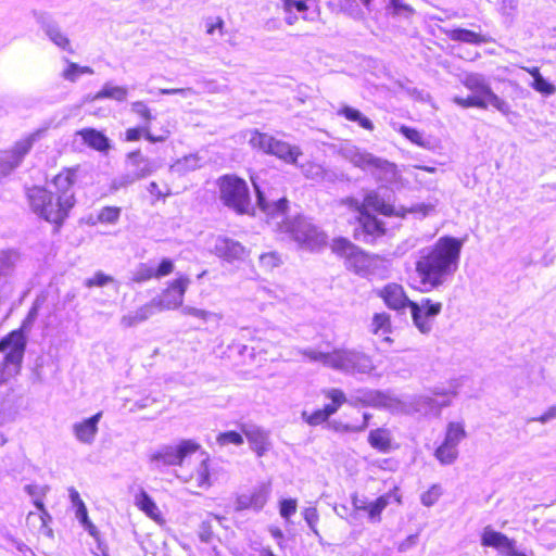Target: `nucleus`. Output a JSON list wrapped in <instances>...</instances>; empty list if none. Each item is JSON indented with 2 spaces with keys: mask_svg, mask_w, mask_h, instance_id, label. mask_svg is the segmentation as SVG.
<instances>
[{
  "mask_svg": "<svg viewBox=\"0 0 556 556\" xmlns=\"http://www.w3.org/2000/svg\"><path fill=\"white\" fill-rule=\"evenodd\" d=\"M66 62L67 67L63 70L61 76L67 81L76 83L80 75H92L94 73L93 70L89 66H80L77 63L71 62L68 60H66Z\"/></svg>",
  "mask_w": 556,
  "mask_h": 556,
  "instance_id": "40",
  "label": "nucleus"
},
{
  "mask_svg": "<svg viewBox=\"0 0 556 556\" xmlns=\"http://www.w3.org/2000/svg\"><path fill=\"white\" fill-rule=\"evenodd\" d=\"M136 506L141 511H143L149 518L154 520L157 525L165 523V519H164L161 510L159 509L155 502L150 497V495L147 492L141 491L136 496Z\"/></svg>",
  "mask_w": 556,
  "mask_h": 556,
  "instance_id": "30",
  "label": "nucleus"
},
{
  "mask_svg": "<svg viewBox=\"0 0 556 556\" xmlns=\"http://www.w3.org/2000/svg\"><path fill=\"white\" fill-rule=\"evenodd\" d=\"M159 93L166 94V96L179 94L180 97H182L185 99L199 94V92L195 89L191 88V87H187V88H161V89H159Z\"/></svg>",
  "mask_w": 556,
  "mask_h": 556,
  "instance_id": "58",
  "label": "nucleus"
},
{
  "mask_svg": "<svg viewBox=\"0 0 556 556\" xmlns=\"http://www.w3.org/2000/svg\"><path fill=\"white\" fill-rule=\"evenodd\" d=\"M304 519L308 523V526L314 529L316 522L318 521V513L316 508H306L304 510Z\"/></svg>",
  "mask_w": 556,
  "mask_h": 556,
  "instance_id": "62",
  "label": "nucleus"
},
{
  "mask_svg": "<svg viewBox=\"0 0 556 556\" xmlns=\"http://www.w3.org/2000/svg\"><path fill=\"white\" fill-rule=\"evenodd\" d=\"M460 81L468 90L471 91L475 98L485 103V108L491 105L505 115L510 112L509 104L492 91L483 75L478 73L465 74Z\"/></svg>",
  "mask_w": 556,
  "mask_h": 556,
  "instance_id": "8",
  "label": "nucleus"
},
{
  "mask_svg": "<svg viewBox=\"0 0 556 556\" xmlns=\"http://www.w3.org/2000/svg\"><path fill=\"white\" fill-rule=\"evenodd\" d=\"M321 394L330 403L313 412H302V419L312 427L319 426L334 415L346 402L348 397L345 392L339 388H327L321 390Z\"/></svg>",
  "mask_w": 556,
  "mask_h": 556,
  "instance_id": "9",
  "label": "nucleus"
},
{
  "mask_svg": "<svg viewBox=\"0 0 556 556\" xmlns=\"http://www.w3.org/2000/svg\"><path fill=\"white\" fill-rule=\"evenodd\" d=\"M201 157L198 154H190L178 160L173 166L174 172H193L201 168Z\"/></svg>",
  "mask_w": 556,
  "mask_h": 556,
  "instance_id": "43",
  "label": "nucleus"
},
{
  "mask_svg": "<svg viewBox=\"0 0 556 556\" xmlns=\"http://www.w3.org/2000/svg\"><path fill=\"white\" fill-rule=\"evenodd\" d=\"M269 495V486L260 485L252 490L249 494H242L238 498L239 509L261 510L267 503Z\"/></svg>",
  "mask_w": 556,
  "mask_h": 556,
  "instance_id": "25",
  "label": "nucleus"
},
{
  "mask_svg": "<svg viewBox=\"0 0 556 556\" xmlns=\"http://www.w3.org/2000/svg\"><path fill=\"white\" fill-rule=\"evenodd\" d=\"M131 112L138 115L143 122V125H149L154 116L151 113V110L143 101H135L131 103Z\"/></svg>",
  "mask_w": 556,
  "mask_h": 556,
  "instance_id": "50",
  "label": "nucleus"
},
{
  "mask_svg": "<svg viewBox=\"0 0 556 556\" xmlns=\"http://www.w3.org/2000/svg\"><path fill=\"white\" fill-rule=\"evenodd\" d=\"M351 162L362 170L394 174L395 165L387 160L377 157L367 152L354 151L350 156Z\"/></svg>",
  "mask_w": 556,
  "mask_h": 556,
  "instance_id": "18",
  "label": "nucleus"
},
{
  "mask_svg": "<svg viewBox=\"0 0 556 556\" xmlns=\"http://www.w3.org/2000/svg\"><path fill=\"white\" fill-rule=\"evenodd\" d=\"M18 109V100L12 96L0 97V118L16 112Z\"/></svg>",
  "mask_w": 556,
  "mask_h": 556,
  "instance_id": "48",
  "label": "nucleus"
},
{
  "mask_svg": "<svg viewBox=\"0 0 556 556\" xmlns=\"http://www.w3.org/2000/svg\"><path fill=\"white\" fill-rule=\"evenodd\" d=\"M468 432L466 425L462 420L447 422L442 442L434 451L435 459L443 466L454 464L458 456V445L466 440Z\"/></svg>",
  "mask_w": 556,
  "mask_h": 556,
  "instance_id": "6",
  "label": "nucleus"
},
{
  "mask_svg": "<svg viewBox=\"0 0 556 556\" xmlns=\"http://www.w3.org/2000/svg\"><path fill=\"white\" fill-rule=\"evenodd\" d=\"M387 12L393 16L409 18L414 15L415 10L402 0H390L387 5Z\"/></svg>",
  "mask_w": 556,
  "mask_h": 556,
  "instance_id": "45",
  "label": "nucleus"
},
{
  "mask_svg": "<svg viewBox=\"0 0 556 556\" xmlns=\"http://www.w3.org/2000/svg\"><path fill=\"white\" fill-rule=\"evenodd\" d=\"M510 540L506 534L492 529L490 526L485 527L481 533V545L496 549L500 555Z\"/></svg>",
  "mask_w": 556,
  "mask_h": 556,
  "instance_id": "29",
  "label": "nucleus"
},
{
  "mask_svg": "<svg viewBox=\"0 0 556 556\" xmlns=\"http://www.w3.org/2000/svg\"><path fill=\"white\" fill-rule=\"evenodd\" d=\"M357 227L353 229V238L367 243H375L388 232L386 224L370 212L355 211Z\"/></svg>",
  "mask_w": 556,
  "mask_h": 556,
  "instance_id": "13",
  "label": "nucleus"
},
{
  "mask_svg": "<svg viewBox=\"0 0 556 556\" xmlns=\"http://www.w3.org/2000/svg\"><path fill=\"white\" fill-rule=\"evenodd\" d=\"M174 271V262L169 258H163L157 267L147 263H141L132 273L131 280L136 283H142L152 279H160Z\"/></svg>",
  "mask_w": 556,
  "mask_h": 556,
  "instance_id": "20",
  "label": "nucleus"
},
{
  "mask_svg": "<svg viewBox=\"0 0 556 556\" xmlns=\"http://www.w3.org/2000/svg\"><path fill=\"white\" fill-rule=\"evenodd\" d=\"M338 114L344 116L348 121L357 123L366 130L372 131L375 128L372 122L354 108L344 105L338 111Z\"/></svg>",
  "mask_w": 556,
  "mask_h": 556,
  "instance_id": "38",
  "label": "nucleus"
},
{
  "mask_svg": "<svg viewBox=\"0 0 556 556\" xmlns=\"http://www.w3.org/2000/svg\"><path fill=\"white\" fill-rule=\"evenodd\" d=\"M224 203L239 214L249 210L250 195L247 184L239 176H222L218 182Z\"/></svg>",
  "mask_w": 556,
  "mask_h": 556,
  "instance_id": "7",
  "label": "nucleus"
},
{
  "mask_svg": "<svg viewBox=\"0 0 556 556\" xmlns=\"http://www.w3.org/2000/svg\"><path fill=\"white\" fill-rule=\"evenodd\" d=\"M25 490L33 497V504L37 509H43V498L47 495L48 486L29 484L25 486Z\"/></svg>",
  "mask_w": 556,
  "mask_h": 556,
  "instance_id": "47",
  "label": "nucleus"
},
{
  "mask_svg": "<svg viewBox=\"0 0 556 556\" xmlns=\"http://www.w3.org/2000/svg\"><path fill=\"white\" fill-rule=\"evenodd\" d=\"M383 303L393 311H403L410 308L414 301H410L402 285L390 282L386 285L378 293Z\"/></svg>",
  "mask_w": 556,
  "mask_h": 556,
  "instance_id": "19",
  "label": "nucleus"
},
{
  "mask_svg": "<svg viewBox=\"0 0 556 556\" xmlns=\"http://www.w3.org/2000/svg\"><path fill=\"white\" fill-rule=\"evenodd\" d=\"M312 358L321 362L325 366L344 371L365 372L372 368L370 358L356 351L338 349L331 352L316 353Z\"/></svg>",
  "mask_w": 556,
  "mask_h": 556,
  "instance_id": "5",
  "label": "nucleus"
},
{
  "mask_svg": "<svg viewBox=\"0 0 556 556\" xmlns=\"http://www.w3.org/2000/svg\"><path fill=\"white\" fill-rule=\"evenodd\" d=\"M201 444L194 440H181L177 445H165L151 455V460L163 466L184 467L187 458L200 451Z\"/></svg>",
  "mask_w": 556,
  "mask_h": 556,
  "instance_id": "10",
  "label": "nucleus"
},
{
  "mask_svg": "<svg viewBox=\"0 0 556 556\" xmlns=\"http://www.w3.org/2000/svg\"><path fill=\"white\" fill-rule=\"evenodd\" d=\"M216 440L219 445L233 444L238 446L243 443L242 434L232 430L219 433Z\"/></svg>",
  "mask_w": 556,
  "mask_h": 556,
  "instance_id": "51",
  "label": "nucleus"
},
{
  "mask_svg": "<svg viewBox=\"0 0 556 556\" xmlns=\"http://www.w3.org/2000/svg\"><path fill=\"white\" fill-rule=\"evenodd\" d=\"M442 495V489L440 485L434 484L430 486L426 492L421 495V502L425 506H432L435 504L440 496Z\"/></svg>",
  "mask_w": 556,
  "mask_h": 556,
  "instance_id": "54",
  "label": "nucleus"
},
{
  "mask_svg": "<svg viewBox=\"0 0 556 556\" xmlns=\"http://www.w3.org/2000/svg\"><path fill=\"white\" fill-rule=\"evenodd\" d=\"M533 77L532 87L540 93L551 96L556 91V87L548 83L539 72V68H533L531 72Z\"/></svg>",
  "mask_w": 556,
  "mask_h": 556,
  "instance_id": "44",
  "label": "nucleus"
},
{
  "mask_svg": "<svg viewBox=\"0 0 556 556\" xmlns=\"http://www.w3.org/2000/svg\"><path fill=\"white\" fill-rule=\"evenodd\" d=\"M355 414L358 416V418H356L353 421L345 422V424H338L334 426V430L340 431V432L364 431L368 427L369 419L371 416H370V414H368L366 412H362L358 408H355Z\"/></svg>",
  "mask_w": 556,
  "mask_h": 556,
  "instance_id": "34",
  "label": "nucleus"
},
{
  "mask_svg": "<svg viewBox=\"0 0 556 556\" xmlns=\"http://www.w3.org/2000/svg\"><path fill=\"white\" fill-rule=\"evenodd\" d=\"M45 301V295L37 296L20 328L0 339V352L4 354L0 364V387L9 380L10 367L13 369V375L20 372L27 344L25 332L31 328Z\"/></svg>",
  "mask_w": 556,
  "mask_h": 556,
  "instance_id": "3",
  "label": "nucleus"
},
{
  "mask_svg": "<svg viewBox=\"0 0 556 556\" xmlns=\"http://www.w3.org/2000/svg\"><path fill=\"white\" fill-rule=\"evenodd\" d=\"M45 130L38 129L17 141L12 149L0 152V172L7 173L15 169L30 151L34 143L43 136Z\"/></svg>",
  "mask_w": 556,
  "mask_h": 556,
  "instance_id": "14",
  "label": "nucleus"
},
{
  "mask_svg": "<svg viewBox=\"0 0 556 556\" xmlns=\"http://www.w3.org/2000/svg\"><path fill=\"white\" fill-rule=\"evenodd\" d=\"M377 258V255H371L357 245L351 255L344 261V265L346 269L357 275H366L370 271L374 261Z\"/></svg>",
  "mask_w": 556,
  "mask_h": 556,
  "instance_id": "24",
  "label": "nucleus"
},
{
  "mask_svg": "<svg viewBox=\"0 0 556 556\" xmlns=\"http://www.w3.org/2000/svg\"><path fill=\"white\" fill-rule=\"evenodd\" d=\"M121 215V208L116 206H104L98 214V222L102 224L115 223Z\"/></svg>",
  "mask_w": 556,
  "mask_h": 556,
  "instance_id": "49",
  "label": "nucleus"
},
{
  "mask_svg": "<svg viewBox=\"0 0 556 556\" xmlns=\"http://www.w3.org/2000/svg\"><path fill=\"white\" fill-rule=\"evenodd\" d=\"M518 545L514 539L510 540L506 548L501 553L502 556H511L516 551H518Z\"/></svg>",
  "mask_w": 556,
  "mask_h": 556,
  "instance_id": "64",
  "label": "nucleus"
},
{
  "mask_svg": "<svg viewBox=\"0 0 556 556\" xmlns=\"http://www.w3.org/2000/svg\"><path fill=\"white\" fill-rule=\"evenodd\" d=\"M444 33L453 41H460L470 45H480L489 41L486 36L465 28L446 29Z\"/></svg>",
  "mask_w": 556,
  "mask_h": 556,
  "instance_id": "31",
  "label": "nucleus"
},
{
  "mask_svg": "<svg viewBox=\"0 0 556 556\" xmlns=\"http://www.w3.org/2000/svg\"><path fill=\"white\" fill-rule=\"evenodd\" d=\"M36 22L49 40L58 48L73 52L71 40L67 35L62 30L61 26L46 13H35Z\"/></svg>",
  "mask_w": 556,
  "mask_h": 556,
  "instance_id": "17",
  "label": "nucleus"
},
{
  "mask_svg": "<svg viewBox=\"0 0 556 556\" xmlns=\"http://www.w3.org/2000/svg\"><path fill=\"white\" fill-rule=\"evenodd\" d=\"M112 281L113 277L102 271H97L92 277L86 279L85 286L87 288L103 287Z\"/></svg>",
  "mask_w": 556,
  "mask_h": 556,
  "instance_id": "56",
  "label": "nucleus"
},
{
  "mask_svg": "<svg viewBox=\"0 0 556 556\" xmlns=\"http://www.w3.org/2000/svg\"><path fill=\"white\" fill-rule=\"evenodd\" d=\"M261 263L265 267H275L280 263V257L274 252L265 253L261 255Z\"/></svg>",
  "mask_w": 556,
  "mask_h": 556,
  "instance_id": "61",
  "label": "nucleus"
},
{
  "mask_svg": "<svg viewBox=\"0 0 556 556\" xmlns=\"http://www.w3.org/2000/svg\"><path fill=\"white\" fill-rule=\"evenodd\" d=\"M405 211H406V216L408 214H415V213L426 216L434 211V205L433 204H417V205H413L410 207H405Z\"/></svg>",
  "mask_w": 556,
  "mask_h": 556,
  "instance_id": "60",
  "label": "nucleus"
},
{
  "mask_svg": "<svg viewBox=\"0 0 556 556\" xmlns=\"http://www.w3.org/2000/svg\"><path fill=\"white\" fill-rule=\"evenodd\" d=\"M189 283L190 279L186 276H179L168 282L159 299L154 301L156 307L159 309L178 308L184 302Z\"/></svg>",
  "mask_w": 556,
  "mask_h": 556,
  "instance_id": "15",
  "label": "nucleus"
},
{
  "mask_svg": "<svg viewBox=\"0 0 556 556\" xmlns=\"http://www.w3.org/2000/svg\"><path fill=\"white\" fill-rule=\"evenodd\" d=\"M464 239L442 236L418 253L415 261L416 280L413 290L428 293L442 287L459 268Z\"/></svg>",
  "mask_w": 556,
  "mask_h": 556,
  "instance_id": "1",
  "label": "nucleus"
},
{
  "mask_svg": "<svg viewBox=\"0 0 556 556\" xmlns=\"http://www.w3.org/2000/svg\"><path fill=\"white\" fill-rule=\"evenodd\" d=\"M241 430L256 455L258 457L265 455L270 446L267 433L258 427H242Z\"/></svg>",
  "mask_w": 556,
  "mask_h": 556,
  "instance_id": "27",
  "label": "nucleus"
},
{
  "mask_svg": "<svg viewBox=\"0 0 556 556\" xmlns=\"http://www.w3.org/2000/svg\"><path fill=\"white\" fill-rule=\"evenodd\" d=\"M371 332L374 334H388L391 332V318L390 315L382 312L376 313L372 316Z\"/></svg>",
  "mask_w": 556,
  "mask_h": 556,
  "instance_id": "42",
  "label": "nucleus"
},
{
  "mask_svg": "<svg viewBox=\"0 0 556 556\" xmlns=\"http://www.w3.org/2000/svg\"><path fill=\"white\" fill-rule=\"evenodd\" d=\"M391 500H393L396 504L402 503V498L397 493L396 486L392 491L377 497L375 501H367L365 498H361L357 495H353L352 508L354 513L365 514L369 521L377 523L381 521L382 511L389 505Z\"/></svg>",
  "mask_w": 556,
  "mask_h": 556,
  "instance_id": "12",
  "label": "nucleus"
},
{
  "mask_svg": "<svg viewBox=\"0 0 556 556\" xmlns=\"http://www.w3.org/2000/svg\"><path fill=\"white\" fill-rule=\"evenodd\" d=\"M453 102L464 109H467V108L486 109L485 103L481 102L479 99L475 98V96H472V94L467 98L454 97Z\"/></svg>",
  "mask_w": 556,
  "mask_h": 556,
  "instance_id": "57",
  "label": "nucleus"
},
{
  "mask_svg": "<svg viewBox=\"0 0 556 556\" xmlns=\"http://www.w3.org/2000/svg\"><path fill=\"white\" fill-rule=\"evenodd\" d=\"M206 33L208 35H214L218 31L220 35L223 34L224 21L220 17H208L205 21Z\"/></svg>",
  "mask_w": 556,
  "mask_h": 556,
  "instance_id": "59",
  "label": "nucleus"
},
{
  "mask_svg": "<svg viewBox=\"0 0 556 556\" xmlns=\"http://www.w3.org/2000/svg\"><path fill=\"white\" fill-rule=\"evenodd\" d=\"M75 136L80 137L85 144L100 153L106 154L111 148L109 138L94 128H83L77 130Z\"/></svg>",
  "mask_w": 556,
  "mask_h": 556,
  "instance_id": "26",
  "label": "nucleus"
},
{
  "mask_svg": "<svg viewBox=\"0 0 556 556\" xmlns=\"http://www.w3.org/2000/svg\"><path fill=\"white\" fill-rule=\"evenodd\" d=\"M100 417L101 413H97L93 416L75 424L73 429L76 438L84 443H90L98 431Z\"/></svg>",
  "mask_w": 556,
  "mask_h": 556,
  "instance_id": "28",
  "label": "nucleus"
},
{
  "mask_svg": "<svg viewBox=\"0 0 556 556\" xmlns=\"http://www.w3.org/2000/svg\"><path fill=\"white\" fill-rule=\"evenodd\" d=\"M399 131L410 142L420 147H426L427 142L425 141L424 136L417 129L402 125L400 126Z\"/></svg>",
  "mask_w": 556,
  "mask_h": 556,
  "instance_id": "53",
  "label": "nucleus"
},
{
  "mask_svg": "<svg viewBox=\"0 0 556 556\" xmlns=\"http://www.w3.org/2000/svg\"><path fill=\"white\" fill-rule=\"evenodd\" d=\"M199 454V465L189 473V480L194 481L199 488L207 489L212 485L211 456L202 447L197 452Z\"/></svg>",
  "mask_w": 556,
  "mask_h": 556,
  "instance_id": "23",
  "label": "nucleus"
},
{
  "mask_svg": "<svg viewBox=\"0 0 556 556\" xmlns=\"http://www.w3.org/2000/svg\"><path fill=\"white\" fill-rule=\"evenodd\" d=\"M286 231L298 242L313 245L321 235L317 227L301 218H294L286 223Z\"/></svg>",
  "mask_w": 556,
  "mask_h": 556,
  "instance_id": "21",
  "label": "nucleus"
},
{
  "mask_svg": "<svg viewBox=\"0 0 556 556\" xmlns=\"http://www.w3.org/2000/svg\"><path fill=\"white\" fill-rule=\"evenodd\" d=\"M128 90L126 87L114 86L111 83H105L102 89L93 97L94 100L113 99L123 102L127 99Z\"/></svg>",
  "mask_w": 556,
  "mask_h": 556,
  "instance_id": "35",
  "label": "nucleus"
},
{
  "mask_svg": "<svg viewBox=\"0 0 556 556\" xmlns=\"http://www.w3.org/2000/svg\"><path fill=\"white\" fill-rule=\"evenodd\" d=\"M169 135L168 130H165L163 135L155 136L151 132L149 125H142L137 128H129L126 130L125 138L127 141H137L141 136H144L147 140L150 142H163L167 139Z\"/></svg>",
  "mask_w": 556,
  "mask_h": 556,
  "instance_id": "33",
  "label": "nucleus"
},
{
  "mask_svg": "<svg viewBox=\"0 0 556 556\" xmlns=\"http://www.w3.org/2000/svg\"><path fill=\"white\" fill-rule=\"evenodd\" d=\"M352 211L375 212L386 217L405 218V206L395 207L393 204L388 203L377 192L371 191L367 193L362 202L354 199H346L343 201Z\"/></svg>",
  "mask_w": 556,
  "mask_h": 556,
  "instance_id": "11",
  "label": "nucleus"
},
{
  "mask_svg": "<svg viewBox=\"0 0 556 556\" xmlns=\"http://www.w3.org/2000/svg\"><path fill=\"white\" fill-rule=\"evenodd\" d=\"M367 442L371 448L380 454H388L399 447L391 430L386 427L370 430L367 435Z\"/></svg>",
  "mask_w": 556,
  "mask_h": 556,
  "instance_id": "22",
  "label": "nucleus"
},
{
  "mask_svg": "<svg viewBox=\"0 0 556 556\" xmlns=\"http://www.w3.org/2000/svg\"><path fill=\"white\" fill-rule=\"evenodd\" d=\"M298 501L295 498H285L279 502V514L286 521L296 513Z\"/></svg>",
  "mask_w": 556,
  "mask_h": 556,
  "instance_id": "52",
  "label": "nucleus"
},
{
  "mask_svg": "<svg viewBox=\"0 0 556 556\" xmlns=\"http://www.w3.org/2000/svg\"><path fill=\"white\" fill-rule=\"evenodd\" d=\"M76 517L79 520V522L85 527V529L88 531V533L99 541L100 533L97 529V527L89 520L88 518V511L86 505H79V507L76 508Z\"/></svg>",
  "mask_w": 556,
  "mask_h": 556,
  "instance_id": "46",
  "label": "nucleus"
},
{
  "mask_svg": "<svg viewBox=\"0 0 556 556\" xmlns=\"http://www.w3.org/2000/svg\"><path fill=\"white\" fill-rule=\"evenodd\" d=\"M257 192L258 203L263 208H267L271 202H275L278 206L279 212H285L288 207V201L285 197L278 193V198L276 197H266V193L256 182H253Z\"/></svg>",
  "mask_w": 556,
  "mask_h": 556,
  "instance_id": "41",
  "label": "nucleus"
},
{
  "mask_svg": "<svg viewBox=\"0 0 556 556\" xmlns=\"http://www.w3.org/2000/svg\"><path fill=\"white\" fill-rule=\"evenodd\" d=\"M331 4L338 9L339 12L354 20H362L364 17V13L356 0H331Z\"/></svg>",
  "mask_w": 556,
  "mask_h": 556,
  "instance_id": "39",
  "label": "nucleus"
},
{
  "mask_svg": "<svg viewBox=\"0 0 556 556\" xmlns=\"http://www.w3.org/2000/svg\"><path fill=\"white\" fill-rule=\"evenodd\" d=\"M309 0H281L282 8L287 14L286 22L292 25L298 20V14L305 18V13L308 9Z\"/></svg>",
  "mask_w": 556,
  "mask_h": 556,
  "instance_id": "32",
  "label": "nucleus"
},
{
  "mask_svg": "<svg viewBox=\"0 0 556 556\" xmlns=\"http://www.w3.org/2000/svg\"><path fill=\"white\" fill-rule=\"evenodd\" d=\"M412 318L416 327L424 333L429 332L431 324L429 318L438 316L442 311V303L431 299H422L420 303L413 302L410 305Z\"/></svg>",
  "mask_w": 556,
  "mask_h": 556,
  "instance_id": "16",
  "label": "nucleus"
},
{
  "mask_svg": "<svg viewBox=\"0 0 556 556\" xmlns=\"http://www.w3.org/2000/svg\"><path fill=\"white\" fill-rule=\"evenodd\" d=\"M198 84H200L207 93H224L228 91L226 85H220L215 79L202 78L198 80Z\"/></svg>",
  "mask_w": 556,
  "mask_h": 556,
  "instance_id": "55",
  "label": "nucleus"
},
{
  "mask_svg": "<svg viewBox=\"0 0 556 556\" xmlns=\"http://www.w3.org/2000/svg\"><path fill=\"white\" fill-rule=\"evenodd\" d=\"M249 143L253 149L275 155L287 164L296 165L303 154L299 146H292L258 130L249 131Z\"/></svg>",
  "mask_w": 556,
  "mask_h": 556,
  "instance_id": "4",
  "label": "nucleus"
},
{
  "mask_svg": "<svg viewBox=\"0 0 556 556\" xmlns=\"http://www.w3.org/2000/svg\"><path fill=\"white\" fill-rule=\"evenodd\" d=\"M153 307H156L154 301L144 304L138 311L129 313L122 318L125 326L131 327L136 324L147 320L153 314Z\"/></svg>",
  "mask_w": 556,
  "mask_h": 556,
  "instance_id": "37",
  "label": "nucleus"
},
{
  "mask_svg": "<svg viewBox=\"0 0 556 556\" xmlns=\"http://www.w3.org/2000/svg\"><path fill=\"white\" fill-rule=\"evenodd\" d=\"M74 180L72 176H53L42 186L26 189L31 211L40 218L53 225L58 231L63 226L75 205Z\"/></svg>",
  "mask_w": 556,
  "mask_h": 556,
  "instance_id": "2",
  "label": "nucleus"
},
{
  "mask_svg": "<svg viewBox=\"0 0 556 556\" xmlns=\"http://www.w3.org/2000/svg\"><path fill=\"white\" fill-rule=\"evenodd\" d=\"M356 244L345 237H336L330 242V251L337 257L345 261L356 249Z\"/></svg>",
  "mask_w": 556,
  "mask_h": 556,
  "instance_id": "36",
  "label": "nucleus"
},
{
  "mask_svg": "<svg viewBox=\"0 0 556 556\" xmlns=\"http://www.w3.org/2000/svg\"><path fill=\"white\" fill-rule=\"evenodd\" d=\"M556 417V405L551 406L545 413L535 418L540 422H546L547 420Z\"/></svg>",
  "mask_w": 556,
  "mask_h": 556,
  "instance_id": "63",
  "label": "nucleus"
}]
</instances>
